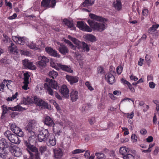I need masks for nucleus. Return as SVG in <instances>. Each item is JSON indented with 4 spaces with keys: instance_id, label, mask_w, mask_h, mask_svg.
I'll list each match as a JSON object with an SVG mask.
<instances>
[{
    "instance_id": "69168bd1",
    "label": "nucleus",
    "mask_w": 159,
    "mask_h": 159,
    "mask_svg": "<svg viewBox=\"0 0 159 159\" xmlns=\"http://www.w3.org/2000/svg\"><path fill=\"white\" fill-rule=\"evenodd\" d=\"M123 68L121 66H118L116 68V72L119 74H120Z\"/></svg>"
},
{
    "instance_id": "a19ab883",
    "label": "nucleus",
    "mask_w": 159,
    "mask_h": 159,
    "mask_svg": "<svg viewBox=\"0 0 159 159\" xmlns=\"http://www.w3.org/2000/svg\"><path fill=\"white\" fill-rule=\"evenodd\" d=\"M151 56L148 54H146L145 57L146 62L148 66H150V64L152 62L151 60Z\"/></svg>"
},
{
    "instance_id": "20e7f679",
    "label": "nucleus",
    "mask_w": 159,
    "mask_h": 159,
    "mask_svg": "<svg viewBox=\"0 0 159 159\" xmlns=\"http://www.w3.org/2000/svg\"><path fill=\"white\" fill-rule=\"evenodd\" d=\"M4 135L12 143L19 144L20 142L17 135L11 133V131L7 130L4 133Z\"/></svg>"
},
{
    "instance_id": "4d7b16f0",
    "label": "nucleus",
    "mask_w": 159,
    "mask_h": 159,
    "mask_svg": "<svg viewBox=\"0 0 159 159\" xmlns=\"http://www.w3.org/2000/svg\"><path fill=\"white\" fill-rule=\"evenodd\" d=\"M121 82L124 85H127V86L129 85V84H130V83L128 81L126 80H125L124 79L122 78L120 80Z\"/></svg>"
},
{
    "instance_id": "09e8293b",
    "label": "nucleus",
    "mask_w": 159,
    "mask_h": 159,
    "mask_svg": "<svg viewBox=\"0 0 159 159\" xmlns=\"http://www.w3.org/2000/svg\"><path fill=\"white\" fill-rule=\"evenodd\" d=\"M39 59L42 61L45 62V63L48 62L49 61V59L44 56H40L39 57Z\"/></svg>"
},
{
    "instance_id": "79ce46f5",
    "label": "nucleus",
    "mask_w": 159,
    "mask_h": 159,
    "mask_svg": "<svg viewBox=\"0 0 159 159\" xmlns=\"http://www.w3.org/2000/svg\"><path fill=\"white\" fill-rule=\"evenodd\" d=\"M130 153L133 154V156L135 158V159H139L140 156L139 154L135 150H131L130 151Z\"/></svg>"
},
{
    "instance_id": "9d476101",
    "label": "nucleus",
    "mask_w": 159,
    "mask_h": 159,
    "mask_svg": "<svg viewBox=\"0 0 159 159\" xmlns=\"http://www.w3.org/2000/svg\"><path fill=\"white\" fill-rule=\"evenodd\" d=\"M11 128L12 131L15 134H16L20 137L24 136V134L22 130L19 127L17 126L15 124H12L11 125Z\"/></svg>"
},
{
    "instance_id": "6e6552de",
    "label": "nucleus",
    "mask_w": 159,
    "mask_h": 159,
    "mask_svg": "<svg viewBox=\"0 0 159 159\" xmlns=\"http://www.w3.org/2000/svg\"><path fill=\"white\" fill-rule=\"evenodd\" d=\"M56 2V0H42L41 5L44 8H53L55 6Z\"/></svg>"
},
{
    "instance_id": "a878e982",
    "label": "nucleus",
    "mask_w": 159,
    "mask_h": 159,
    "mask_svg": "<svg viewBox=\"0 0 159 159\" xmlns=\"http://www.w3.org/2000/svg\"><path fill=\"white\" fill-rule=\"evenodd\" d=\"M113 5L115 8L118 11H120L122 8V4L120 0H116L114 2Z\"/></svg>"
},
{
    "instance_id": "de8ad7c7",
    "label": "nucleus",
    "mask_w": 159,
    "mask_h": 159,
    "mask_svg": "<svg viewBox=\"0 0 159 159\" xmlns=\"http://www.w3.org/2000/svg\"><path fill=\"white\" fill-rule=\"evenodd\" d=\"M124 159H135V158L131 154H127L123 157Z\"/></svg>"
},
{
    "instance_id": "f704fd0d",
    "label": "nucleus",
    "mask_w": 159,
    "mask_h": 159,
    "mask_svg": "<svg viewBox=\"0 0 159 159\" xmlns=\"http://www.w3.org/2000/svg\"><path fill=\"white\" fill-rule=\"evenodd\" d=\"M85 38L92 42L96 40V38L94 35L91 34H87L85 36Z\"/></svg>"
},
{
    "instance_id": "7ed1b4c3",
    "label": "nucleus",
    "mask_w": 159,
    "mask_h": 159,
    "mask_svg": "<svg viewBox=\"0 0 159 159\" xmlns=\"http://www.w3.org/2000/svg\"><path fill=\"white\" fill-rule=\"evenodd\" d=\"M87 22L90 26V28L94 31L101 32L105 29V26L104 24L98 23L93 20H89Z\"/></svg>"
},
{
    "instance_id": "a18cd8bd",
    "label": "nucleus",
    "mask_w": 159,
    "mask_h": 159,
    "mask_svg": "<svg viewBox=\"0 0 159 159\" xmlns=\"http://www.w3.org/2000/svg\"><path fill=\"white\" fill-rule=\"evenodd\" d=\"M95 155L98 159H105V155L102 153L96 152Z\"/></svg>"
},
{
    "instance_id": "3c124183",
    "label": "nucleus",
    "mask_w": 159,
    "mask_h": 159,
    "mask_svg": "<svg viewBox=\"0 0 159 159\" xmlns=\"http://www.w3.org/2000/svg\"><path fill=\"white\" fill-rule=\"evenodd\" d=\"M30 75L27 73H25L24 74V82H29V79Z\"/></svg>"
},
{
    "instance_id": "7c9ffc66",
    "label": "nucleus",
    "mask_w": 159,
    "mask_h": 159,
    "mask_svg": "<svg viewBox=\"0 0 159 159\" xmlns=\"http://www.w3.org/2000/svg\"><path fill=\"white\" fill-rule=\"evenodd\" d=\"M28 46L30 48L38 50V51H41L39 46L38 45H36L35 43H29L28 44Z\"/></svg>"
},
{
    "instance_id": "bf43d9fd",
    "label": "nucleus",
    "mask_w": 159,
    "mask_h": 159,
    "mask_svg": "<svg viewBox=\"0 0 159 159\" xmlns=\"http://www.w3.org/2000/svg\"><path fill=\"white\" fill-rule=\"evenodd\" d=\"M54 133L56 136H59L62 133L61 129H60L57 130L55 131L54 130Z\"/></svg>"
},
{
    "instance_id": "bb28decb",
    "label": "nucleus",
    "mask_w": 159,
    "mask_h": 159,
    "mask_svg": "<svg viewBox=\"0 0 159 159\" xmlns=\"http://www.w3.org/2000/svg\"><path fill=\"white\" fill-rule=\"evenodd\" d=\"M48 84L50 87H51L52 88L56 90L58 89L59 87L57 83L54 80H50Z\"/></svg>"
},
{
    "instance_id": "37998d69",
    "label": "nucleus",
    "mask_w": 159,
    "mask_h": 159,
    "mask_svg": "<svg viewBox=\"0 0 159 159\" xmlns=\"http://www.w3.org/2000/svg\"><path fill=\"white\" fill-rule=\"evenodd\" d=\"M3 36L4 38L2 40V42L4 43H7L8 42H11L10 38H9L8 36L6 34H3Z\"/></svg>"
},
{
    "instance_id": "5701e85b",
    "label": "nucleus",
    "mask_w": 159,
    "mask_h": 159,
    "mask_svg": "<svg viewBox=\"0 0 159 159\" xmlns=\"http://www.w3.org/2000/svg\"><path fill=\"white\" fill-rule=\"evenodd\" d=\"M63 22L67 25L68 27L71 30H74L75 27L72 22L68 20L67 19H65L63 20Z\"/></svg>"
},
{
    "instance_id": "b1692460",
    "label": "nucleus",
    "mask_w": 159,
    "mask_h": 159,
    "mask_svg": "<svg viewBox=\"0 0 159 159\" xmlns=\"http://www.w3.org/2000/svg\"><path fill=\"white\" fill-rule=\"evenodd\" d=\"M89 16L91 18L96 20L99 21L101 22H104L105 21H106V19L103 18L102 16H98L93 14H90Z\"/></svg>"
},
{
    "instance_id": "0eeeda50",
    "label": "nucleus",
    "mask_w": 159,
    "mask_h": 159,
    "mask_svg": "<svg viewBox=\"0 0 159 159\" xmlns=\"http://www.w3.org/2000/svg\"><path fill=\"white\" fill-rule=\"evenodd\" d=\"M9 147L10 151L12 155L16 157L21 156L22 153L19 148L15 145H12L11 143Z\"/></svg>"
},
{
    "instance_id": "603ef678",
    "label": "nucleus",
    "mask_w": 159,
    "mask_h": 159,
    "mask_svg": "<svg viewBox=\"0 0 159 159\" xmlns=\"http://www.w3.org/2000/svg\"><path fill=\"white\" fill-rule=\"evenodd\" d=\"M85 85L90 91L94 90V88L91 86V84L88 81H86L85 83Z\"/></svg>"
},
{
    "instance_id": "4c0bfd02",
    "label": "nucleus",
    "mask_w": 159,
    "mask_h": 159,
    "mask_svg": "<svg viewBox=\"0 0 159 159\" xmlns=\"http://www.w3.org/2000/svg\"><path fill=\"white\" fill-rule=\"evenodd\" d=\"M82 44L83 51L84 52H88L90 49L89 46L88 45L84 42H82Z\"/></svg>"
},
{
    "instance_id": "473e14b6",
    "label": "nucleus",
    "mask_w": 159,
    "mask_h": 159,
    "mask_svg": "<svg viewBox=\"0 0 159 159\" xmlns=\"http://www.w3.org/2000/svg\"><path fill=\"white\" fill-rule=\"evenodd\" d=\"M159 27V25L158 24L153 25L152 27L148 30V32L150 34H152L156 30V29L158 28Z\"/></svg>"
},
{
    "instance_id": "49530a36",
    "label": "nucleus",
    "mask_w": 159,
    "mask_h": 159,
    "mask_svg": "<svg viewBox=\"0 0 159 159\" xmlns=\"http://www.w3.org/2000/svg\"><path fill=\"white\" fill-rule=\"evenodd\" d=\"M18 93L16 92L15 94L13 95L11 97H8L7 98L6 100L7 101H12L15 99H16L18 95Z\"/></svg>"
},
{
    "instance_id": "393cba45",
    "label": "nucleus",
    "mask_w": 159,
    "mask_h": 159,
    "mask_svg": "<svg viewBox=\"0 0 159 159\" xmlns=\"http://www.w3.org/2000/svg\"><path fill=\"white\" fill-rule=\"evenodd\" d=\"M70 96L71 100L72 102L76 101L78 98V91L75 90H72Z\"/></svg>"
},
{
    "instance_id": "2eb2a0df",
    "label": "nucleus",
    "mask_w": 159,
    "mask_h": 159,
    "mask_svg": "<svg viewBox=\"0 0 159 159\" xmlns=\"http://www.w3.org/2000/svg\"><path fill=\"white\" fill-rule=\"evenodd\" d=\"M66 78L71 85H72L78 81V77L76 76H71L67 75Z\"/></svg>"
},
{
    "instance_id": "c756f323",
    "label": "nucleus",
    "mask_w": 159,
    "mask_h": 159,
    "mask_svg": "<svg viewBox=\"0 0 159 159\" xmlns=\"http://www.w3.org/2000/svg\"><path fill=\"white\" fill-rule=\"evenodd\" d=\"M2 111L1 118L2 119H3L5 116V115L7 113L9 109H8V107L7 108V107L5 105H2Z\"/></svg>"
},
{
    "instance_id": "0e129e2a",
    "label": "nucleus",
    "mask_w": 159,
    "mask_h": 159,
    "mask_svg": "<svg viewBox=\"0 0 159 159\" xmlns=\"http://www.w3.org/2000/svg\"><path fill=\"white\" fill-rule=\"evenodd\" d=\"M153 102L156 105V109L157 111H159V101L153 100Z\"/></svg>"
},
{
    "instance_id": "aec40b11",
    "label": "nucleus",
    "mask_w": 159,
    "mask_h": 159,
    "mask_svg": "<svg viewBox=\"0 0 159 159\" xmlns=\"http://www.w3.org/2000/svg\"><path fill=\"white\" fill-rule=\"evenodd\" d=\"M59 70H61L65 71L70 73H72L73 72L72 69L71 68L70 66L65 65H62L61 64L59 65Z\"/></svg>"
},
{
    "instance_id": "ddd939ff",
    "label": "nucleus",
    "mask_w": 159,
    "mask_h": 159,
    "mask_svg": "<svg viewBox=\"0 0 159 159\" xmlns=\"http://www.w3.org/2000/svg\"><path fill=\"white\" fill-rule=\"evenodd\" d=\"M45 51L51 56L58 58L60 57V55L57 53V51L50 47H46L45 48Z\"/></svg>"
},
{
    "instance_id": "f3484780",
    "label": "nucleus",
    "mask_w": 159,
    "mask_h": 159,
    "mask_svg": "<svg viewBox=\"0 0 159 159\" xmlns=\"http://www.w3.org/2000/svg\"><path fill=\"white\" fill-rule=\"evenodd\" d=\"M54 157L56 159H60L63 156V152L60 148H55L53 150Z\"/></svg>"
},
{
    "instance_id": "dca6fc26",
    "label": "nucleus",
    "mask_w": 159,
    "mask_h": 159,
    "mask_svg": "<svg viewBox=\"0 0 159 159\" xmlns=\"http://www.w3.org/2000/svg\"><path fill=\"white\" fill-rule=\"evenodd\" d=\"M60 92L61 95L64 97L67 98L69 97V90L66 85H63L62 86Z\"/></svg>"
},
{
    "instance_id": "4468645a",
    "label": "nucleus",
    "mask_w": 159,
    "mask_h": 159,
    "mask_svg": "<svg viewBox=\"0 0 159 159\" xmlns=\"http://www.w3.org/2000/svg\"><path fill=\"white\" fill-rule=\"evenodd\" d=\"M105 78L106 81L111 84H113L116 81L115 77L110 73H107L105 75Z\"/></svg>"
},
{
    "instance_id": "5fc2aeb1",
    "label": "nucleus",
    "mask_w": 159,
    "mask_h": 159,
    "mask_svg": "<svg viewBox=\"0 0 159 159\" xmlns=\"http://www.w3.org/2000/svg\"><path fill=\"white\" fill-rule=\"evenodd\" d=\"M68 38L72 41L75 44H76L78 42V40L75 38H73L71 36L69 35Z\"/></svg>"
},
{
    "instance_id": "1a4fd4ad",
    "label": "nucleus",
    "mask_w": 159,
    "mask_h": 159,
    "mask_svg": "<svg viewBox=\"0 0 159 159\" xmlns=\"http://www.w3.org/2000/svg\"><path fill=\"white\" fill-rule=\"evenodd\" d=\"M34 102L42 108H48V104L42 99L38 98L37 97L34 96Z\"/></svg>"
},
{
    "instance_id": "a211bd4d",
    "label": "nucleus",
    "mask_w": 159,
    "mask_h": 159,
    "mask_svg": "<svg viewBox=\"0 0 159 159\" xmlns=\"http://www.w3.org/2000/svg\"><path fill=\"white\" fill-rule=\"evenodd\" d=\"M43 121L46 125L49 126H52L54 124L52 119L48 116H46L44 117Z\"/></svg>"
},
{
    "instance_id": "c03bdc74",
    "label": "nucleus",
    "mask_w": 159,
    "mask_h": 159,
    "mask_svg": "<svg viewBox=\"0 0 159 159\" xmlns=\"http://www.w3.org/2000/svg\"><path fill=\"white\" fill-rule=\"evenodd\" d=\"M61 64V63H55V62L52 61L50 62V65L53 68L57 70H59V65Z\"/></svg>"
},
{
    "instance_id": "338daca9",
    "label": "nucleus",
    "mask_w": 159,
    "mask_h": 159,
    "mask_svg": "<svg viewBox=\"0 0 159 159\" xmlns=\"http://www.w3.org/2000/svg\"><path fill=\"white\" fill-rule=\"evenodd\" d=\"M96 121V120H95V119L94 117H92L89 119V122L91 125H92L94 124V123Z\"/></svg>"
},
{
    "instance_id": "9b49d317",
    "label": "nucleus",
    "mask_w": 159,
    "mask_h": 159,
    "mask_svg": "<svg viewBox=\"0 0 159 159\" xmlns=\"http://www.w3.org/2000/svg\"><path fill=\"white\" fill-rule=\"evenodd\" d=\"M22 63L24 68L26 69L31 70H35L36 69V67L33 64L32 62H30L28 59H25L22 61Z\"/></svg>"
},
{
    "instance_id": "4be33fe9",
    "label": "nucleus",
    "mask_w": 159,
    "mask_h": 159,
    "mask_svg": "<svg viewBox=\"0 0 159 159\" xmlns=\"http://www.w3.org/2000/svg\"><path fill=\"white\" fill-rule=\"evenodd\" d=\"M58 50L59 52L63 55H66L69 52V50L67 47L62 44H61L60 47L59 48Z\"/></svg>"
},
{
    "instance_id": "423d86ee",
    "label": "nucleus",
    "mask_w": 159,
    "mask_h": 159,
    "mask_svg": "<svg viewBox=\"0 0 159 159\" xmlns=\"http://www.w3.org/2000/svg\"><path fill=\"white\" fill-rule=\"evenodd\" d=\"M49 133L47 129H43L39 131L37 138L39 141H46L49 135Z\"/></svg>"
},
{
    "instance_id": "c85d7f7f",
    "label": "nucleus",
    "mask_w": 159,
    "mask_h": 159,
    "mask_svg": "<svg viewBox=\"0 0 159 159\" xmlns=\"http://www.w3.org/2000/svg\"><path fill=\"white\" fill-rule=\"evenodd\" d=\"M32 102V99L29 97H23L21 100V103L25 105L30 104Z\"/></svg>"
},
{
    "instance_id": "774afa93",
    "label": "nucleus",
    "mask_w": 159,
    "mask_h": 159,
    "mask_svg": "<svg viewBox=\"0 0 159 159\" xmlns=\"http://www.w3.org/2000/svg\"><path fill=\"white\" fill-rule=\"evenodd\" d=\"M129 77L131 80H134V81H137L138 80V78L136 76L132 75H131Z\"/></svg>"
},
{
    "instance_id": "412c9836",
    "label": "nucleus",
    "mask_w": 159,
    "mask_h": 159,
    "mask_svg": "<svg viewBox=\"0 0 159 159\" xmlns=\"http://www.w3.org/2000/svg\"><path fill=\"white\" fill-rule=\"evenodd\" d=\"M8 49L10 53L14 54H17L18 53L17 46L12 43H11V45L8 47Z\"/></svg>"
},
{
    "instance_id": "cd10ccee",
    "label": "nucleus",
    "mask_w": 159,
    "mask_h": 159,
    "mask_svg": "<svg viewBox=\"0 0 159 159\" xmlns=\"http://www.w3.org/2000/svg\"><path fill=\"white\" fill-rule=\"evenodd\" d=\"M95 0H85L83 2L82 6L84 7L91 6L94 4Z\"/></svg>"
},
{
    "instance_id": "680f3d73",
    "label": "nucleus",
    "mask_w": 159,
    "mask_h": 159,
    "mask_svg": "<svg viewBox=\"0 0 159 159\" xmlns=\"http://www.w3.org/2000/svg\"><path fill=\"white\" fill-rule=\"evenodd\" d=\"M7 82V80L4 79L3 81L0 84V87L2 89H3L5 87L6 82Z\"/></svg>"
},
{
    "instance_id": "e2e57ef3",
    "label": "nucleus",
    "mask_w": 159,
    "mask_h": 159,
    "mask_svg": "<svg viewBox=\"0 0 159 159\" xmlns=\"http://www.w3.org/2000/svg\"><path fill=\"white\" fill-rule=\"evenodd\" d=\"M131 139L133 140V142H136L137 139V137L135 134H133L131 136Z\"/></svg>"
},
{
    "instance_id": "f8f14e48",
    "label": "nucleus",
    "mask_w": 159,
    "mask_h": 159,
    "mask_svg": "<svg viewBox=\"0 0 159 159\" xmlns=\"http://www.w3.org/2000/svg\"><path fill=\"white\" fill-rule=\"evenodd\" d=\"M46 143L48 146H54L56 144V139L53 134H49L46 141Z\"/></svg>"
},
{
    "instance_id": "c9c22d12",
    "label": "nucleus",
    "mask_w": 159,
    "mask_h": 159,
    "mask_svg": "<svg viewBox=\"0 0 159 159\" xmlns=\"http://www.w3.org/2000/svg\"><path fill=\"white\" fill-rule=\"evenodd\" d=\"M22 107L19 105H17L14 107H8V109L12 111H20L22 110Z\"/></svg>"
},
{
    "instance_id": "72a5a7b5",
    "label": "nucleus",
    "mask_w": 159,
    "mask_h": 159,
    "mask_svg": "<svg viewBox=\"0 0 159 159\" xmlns=\"http://www.w3.org/2000/svg\"><path fill=\"white\" fill-rule=\"evenodd\" d=\"M44 87L47 91L48 94L50 95H53V92L52 89L49 86L48 83H45L44 84Z\"/></svg>"
},
{
    "instance_id": "6ab92c4d",
    "label": "nucleus",
    "mask_w": 159,
    "mask_h": 159,
    "mask_svg": "<svg viewBox=\"0 0 159 159\" xmlns=\"http://www.w3.org/2000/svg\"><path fill=\"white\" fill-rule=\"evenodd\" d=\"M12 40L16 43L20 45L24 44L25 41L23 37L13 36H12Z\"/></svg>"
},
{
    "instance_id": "864d4df0",
    "label": "nucleus",
    "mask_w": 159,
    "mask_h": 159,
    "mask_svg": "<svg viewBox=\"0 0 159 159\" xmlns=\"http://www.w3.org/2000/svg\"><path fill=\"white\" fill-rule=\"evenodd\" d=\"M85 151V150L83 149H76L72 151V153L73 154H76L83 152Z\"/></svg>"
},
{
    "instance_id": "f257e3e1",
    "label": "nucleus",
    "mask_w": 159,
    "mask_h": 159,
    "mask_svg": "<svg viewBox=\"0 0 159 159\" xmlns=\"http://www.w3.org/2000/svg\"><path fill=\"white\" fill-rule=\"evenodd\" d=\"M27 134L30 135L27 140H24V144L30 155V159H40L38 149L34 146L35 140L34 136L35 133L32 129L27 130Z\"/></svg>"
},
{
    "instance_id": "6e6d98bb",
    "label": "nucleus",
    "mask_w": 159,
    "mask_h": 159,
    "mask_svg": "<svg viewBox=\"0 0 159 159\" xmlns=\"http://www.w3.org/2000/svg\"><path fill=\"white\" fill-rule=\"evenodd\" d=\"M143 15L145 16H147L148 14V10L146 8H144L142 11Z\"/></svg>"
},
{
    "instance_id": "e433bc0d",
    "label": "nucleus",
    "mask_w": 159,
    "mask_h": 159,
    "mask_svg": "<svg viewBox=\"0 0 159 159\" xmlns=\"http://www.w3.org/2000/svg\"><path fill=\"white\" fill-rule=\"evenodd\" d=\"M58 75L57 72L53 70L50 71L49 72L48 75L50 78L54 79L57 77Z\"/></svg>"
},
{
    "instance_id": "ea45409f",
    "label": "nucleus",
    "mask_w": 159,
    "mask_h": 159,
    "mask_svg": "<svg viewBox=\"0 0 159 159\" xmlns=\"http://www.w3.org/2000/svg\"><path fill=\"white\" fill-rule=\"evenodd\" d=\"M36 65L39 67L42 68L45 67L46 66L47 64L45 62L42 61L40 60L37 62Z\"/></svg>"
},
{
    "instance_id": "052dcab7",
    "label": "nucleus",
    "mask_w": 159,
    "mask_h": 159,
    "mask_svg": "<svg viewBox=\"0 0 159 159\" xmlns=\"http://www.w3.org/2000/svg\"><path fill=\"white\" fill-rule=\"evenodd\" d=\"M23 83L24 84V85L22 87V89L25 90H27L29 89L28 87L29 82H23Z\"/></svg>"
},
{
    "instance_id": "39448f33",
    "label": "nucleus",
    "mask_w": 159,
    "mask_h": 159,
    "mask_svg": "<svg viewBox=\"0 0 159 159\" xmlns=\"http://www.w3.org/2000/svg\"><path fill=\"white\" fill-rule=\"evenodd\" d=\"M76 26L80 30L83 31L90 32L92 31V29L83 21H77Z\"/></svg>"
},
{
    "instance_id": "13d9d810",
    "label": "nucleus",
    "mask_w": 159,
    "mask_h": 159,
    "mask_svg": "<svg viewBox=\"0 0 159 159\" xmlns=\"http://www.w3.org/2000/svg\"><path fill=\"white\" fill-rule=\"evenodd\" d=\"M47 150V147L46 146H41L39 149L40 152L42 153H43L46 151Z\"/></svg>"
},
{
    "instance_id": "f03ea898",
    "label": "nucleus",
    "mask_w": 159,
    "mask_h": 159,
    "mask_svg": "<svg viewBox=\"0 0 159 159\" xmlns=\"http://www.w3.org/2000/svg\"><path fill=\"white\" fill-rule=\"evenodd\" d=\"M10 144L11 143L4 138L0 139V157L3 159L6 158L8 152H6L5 149L9 147Z\"/></svg>"
},
{
    "instance_id": "2f4dec72",
    "label": "nucleus",
    "mask_w": 159,
    "mask_h": 159,
    "mask_svg": "<svg viewBox=\"0 0 159 159\" xmlns=\"http://www.w3.org/2000/svg\"><path fill=\"white\" fill-rule=\"evenodd\" d=\"M127 152H128V148L126 147H122L120 148L119 152L120 154L124 156L127 154L126 153Z\"/></svg>"
},
{
    "instance_id": "8fccbe9b",
    "label": "nucleus",
    "mask_w": 159,
    "mask_h": 159,
    "mask_svg": "<svg viewBox=\"0 0 159 159\" xmlns=\"http://www.w3.org/2000/svg\"><path fill=\"white\" fill-rule=\"evenodd\" d=\"M0 62L1 63H3L5 65L6 64H8L9 63V59H7V58L5 57H4L0 60Z\"/></svg>"
},
{
    "instance_id": "58836bf2",
    "label": "nucleus",
    "mask_w": 159,
    "mask_h": 159,
    "mask_svg": "<svg viewBox=\"0 0 159 159\" xmlns=\"http://www.w3.org/2000/svg\"><path fill=\"white\" fill-rule=\"evenodd\" d=\"M34 120H31L29 122L27 125L26 127L27 130H29V129H33V128L34 127Z\"/></svg>"
}]
</instances>
